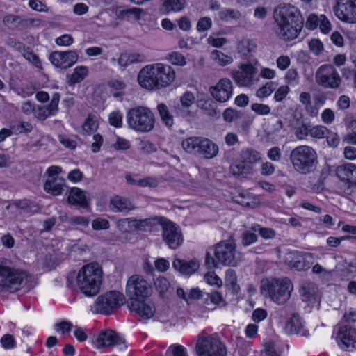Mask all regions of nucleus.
I'll return each mask as SVG.
<instances>
[{
	"label": "nucleus",
	"mask_w": 356,
	"mask_h": 356,
	"mask_svg": "<svg viewBox=\"0 0 356 356\" xmlns=\"http://www.w3.org/2000/svg\"><path fill=\"white\" fill-rule=\"evenodd\" d=\"M162 4L161 10L165 13L168 14L171 12H179L182 10L186 6V0H161Z\"/></svg>",
	"instance_id": "nucleus-37"
},
{
	"label": "nucleus",
	"mask_w": 356,
	"mask_h": 356,
	"mask_svg": "<svg viewBox=\"0 0 356 356\" xmlns=\"http://www.w3.org/2000/svg\"><path fill=\"white\" fill-rule=\"evenodd\" d=\"M315 81L323 88L337 89L341 85V78L333 65L325 64L316 71Z\"/></svg>",
	"instance_id": "nucleus-11"
},
{
	"label": "nucleus",
	"mask_w": 356,
	"mask_h": 356,
	"mask_svg": "<svg viewBox=\"0 0 356 356\" xmlns=\"http://www.w3.org/2000/svg\"><path fill=\"white\" fill-rule=\"evenodd\" d=\"M143 10L140 8H126L118 7L115 10V15L118 19L127 21H138L141 18Z\"/></svg>",
	"instance_id": "nucleus-28"
},
{
	"label": "nucleus",
	"mask_w": 356,
	"mask_h": 356,
	"mask_svg": "<svg viewBox=\"0 0 356 356\" xmlns=\"http://www.w3.org/2000/svg\"><path fill=\"white\" fill-rule=\"evenodd\" d=\"M163 241L171 249L178 248L183 242V237L179 226L170 220L163 218L161 224Z\"/></svg>",
	"instance_id": "nucleus-13"
},
{
	"label": "nucleus",
	"mask_w": 356,
	"mask_h": 356,
	"mask_svg": "<svg viewBox=\"0 0 356 356\" xmlns=\"http://www.w3.org/2000/svg\"><path fill=\"white\" fill-rule=\"evenodd\" d=\"M293 290V284L287 277H268L261 281V295L280 305H284L289 300Z\"/></svg>",
	"instance_id": "nucleus-3"
},
{
	"label": "nucleus",
	"mask_w": 356,
	"mask_h": 356,
	"mask_svg": "<svg viewBox=\"0 0 356 356\" xmlns=\"http://www.w3.org/2000/svg\"><path fill=\"white\" fill-rule=\"evenodd\" d=\"M89 196L86 191L77 187H73L70 190L67 197L69 204L82 208L89 207Z\"/></svg>",
	"instance_id": "nucleus-25"
},
{
	"label": "nucleus",
	"mask_w": 356,
	"mask_h": 356,
	"mask_svg": "<svg viewBox=\"0 0 356 356\" xmlns=\"http://www.w3.org/2000/svg\"><path fill=\"white\" fill-rule=\"evenodd\" d=\"M336 175L341 181L350 184L356 177V165L352 163L339 165L336 169Z\"/></svg>",
	"instance_id": "nucleus-29"
},
{
	"label": "nucleus",
	"mask_w": 356,
	"mask_h": 356,
	"mask_svg": "<svg viewBox=\"0 0 356 356\" xmlns=\"http://www.w3.org/2000/svg\"><path fill=\"white\" fill-rule=\"evenodd\" d=\"M24 58L27 60L29 62L32 63L34 66H35L38 69H42V63L41 61L35 53L31 51L29 49H25V51L22 53Z\"/></svg>",
	"instance_id": "nucleus-51"
},
{
	"label": "nucleus",
	"mask_w": 356,
	"mask_h": 356,
	"mask_svg": "<svg viewBox=\"0 0 356 356\" xmlns=\"http://www.w3.org/2000/svg\"><path fill=\"white\" fill-rule=\"evenodd\" d=\"M108 122L110 125L115 128H121L123 124L122 113L118 110L111 112L108 115Z\"/></svg>",
	"instance_id": "nucleus-47"
},
{
	"label": "nucleus",
	"mask_w": 356,
	"mask_h": 356,
	"mask_svg": "<svg viewBox=\"0 0 356 356\" xmlns=\"http://www.w3.org/2000/svg\"><path fill=\"white\" fill-rule=\"evenodd\" d=\"M3 22L4 24L10 29L16 28L21 22L19 17L15 15H8L4 17Z\"/></svg>",
	"instance_id": "nucleus-62"
},
{
	"label": "nucleus",
	"mask_w": 356,
	"mask_h": 356,
	"mask_svg": "<svg viewBox=\"0 0 356 356\" xmlns=\"http://www.w3.org/2000/svg\"><path fill=\"white\" fill-rule=\"evenodd\" d=\"M241 239L242 244L244 246H248L257 241V235L251 231L247 230L242 234Z\"/></svg>",
	"instance_id": "nucleus-59"
},
{
	"label": "nucleus",
	"mask_w": 356,
	"mask_h": 356,
	"mask_svg": "<svg viewBox=\"0 0 356 356\" xmlns=\"http://www.w3.org/2000/svg\"><path fill=\"white\" fill-rule=\"evenodd\" d=\"M225 283L228 286H231L233 291H237L238 286L237 285V277L234 270L229 268L225 273Z\"/></svg>",
	"instance_id": "nucleus-49"
},
{
	"label": "nucleus",
	"mask_w": 356,
	"mask_h": 356,
	"mask_svg": "<svg viewBox=\"0 0 356 356\" xmlns=\"http://www.w3.org/2000/svg\"><path fill=\"white\" fill-rule=\"evenodd\" d=\"M241 13L238 10L232 8H224L219 11L218 17L224 22L230 20H238L241 18Z\"/></svg>",
	"instance_id": "nucleus-40"
},
{
	"label": "nucleus",
	"mask_w": 356,
	"mask_h": 356,
	"mask_svg": "<svg viewBox=\"0 0 356 356\" xmlns=\"http://www.w3.org/2000/svg\"><path fill=\"white\" fill-rule=\"evenodd\" d=\"M285 81L288 84L296 85L299 82V74L296 69H289L284 76Z\"/></svg>",
	"instance_id": "nucleus-56"
},
{
	"label": "nucleus",
	"mask_w": 356,
	"mask_h": 356,
	"mask_svg": "<svg viewBox=\"0 0 356 356\" xmlns=\"http://www.w3.org/2000/svg\"><path fill=\"white\" fill-rule=\"evenodd\" d=\"M108 207L114 213H127L135 209L134 204L129 199L118 195L110 198Z\"/></svg>",
	"instance_id": "nucleus-24"
},
{
	"label": "nucleus",
	"mask_w": 356,
	"mask_h": 356,
	"mask_svg": "<svg viewBox=\"0 0 356 356\" xmlns=\"http://www.w3.org/2000/svg\"><path fill=\"white\" fill-rule=\"evenodd\" d=\"M334 10L341 21L356 23V0H337Z\"/></svg>",
	"instance_id": "nucleus-15"
},
{
	"label": "nucleus",
	"mask_w": 356,
	"mask_h": 356,
	"mask_svg": "<svg viewBox=\"0 0 356 356\" xmlns=\"http://www.w3.org/2000/svg\"><path fill=\"white\" fill-rule=\"evenodd\" d=\"M163 218L151 217L145 219H137L134 218L135 231L139 232H152L157 229L161 225Z\"/></svg>",
	"instance_id": "nucleus-26"
},
{
	"label": "nucleus",
	"mask_w": 356,
	"mask_h": 356,
	"mask_svg": "<svg viewBox=\"0 0 356 356\" xmlns=\"http://www.w3.org/2000/svg\"><path fill=\"white\" fill-rule=\"evenodd\" d=\"M289 159L295 171L301 175L314 172L318 163L316 150L308 145H300L293 149Z\"/></svg>",
	"instance_id": "nucleus-4"
},
{
	"label": "nucleus",
	"mask_w": 356,
	"mask_h": 356,
	"mask_svg": "<svg viewBox=\"0 0 356 356\" xmlns=\"http://www.w3.org/2000/svg\"><path fill=\"white\" fill-rule=\"evenodd\" d=\"M336 338L341 348L345 350L356 349V330L349 325L340 326Z\"/></svg>",
	"instance_id": "nucleus-19"
},
{
	"label": "nucleus",
	"mask_w": 356,
	"mask_h": 356,
	"mask_svg": "<svg viewBox=\"0 0 356 356\" xmlns=\"http://www.w3.org/2000/svg\"><path fill=\"white\" fill-rule=\"evenodd\" d=\"M289 91L290 88L288 86H281L275 92L274 100L277 102H282L286 97Z\"/></svg>",
	"instance_id": "nucleus-60"
},
{
	"label": "nucleus",
	"mask_w": 356,
	"mask_h": 356,
	"mask_svg": "<svg viewBox=\"0 0 356 356\" xmlns=\"http://www.w3.org/2000/svg\"><path fill=\"white\" fill-rule=\"evenodd\" d=\"M275 32L284 40H292L298 37L302 27L303 19L298 9L284 4L274 10Z\"/></svg>",
	"instance_id": "nucleus-1"
},
{
	"label": "nucleus",
	"mask_w": 356,
	"mask_h": 356,
	"mask_svg": "<svg viewBox=\"0 0 356 356\" xmlns=\"http://www.w3.org/2000/svg\"><path fill=\"white\" fill-rule=\"evenodd\" d=\"M212 26V20L209 17H201L197 24V31L204 32L209 30Z\"/></svg>",
	"instance_id": "nucleus-58"
},
{
	"label": "nucleus",
	"mask_w": 356,
	"mask_h": 356,
	"mask_svg": "<svg viewBox=\"0 0 356 356\" xmlns=\"http://www.w3.org/2000/svg\"><path fill=\"white\" fill-rule=\"evenodd\" d=\"M130 309L135 312L144 319H149L153 316L155 309L151 303L134 299L130 302Z\"/></svg>",
	"instance_id": "nucleus-27"
},
{
	"label": "nucleus",
	"mask_w": 356,
	"mask_h": 356,
	"mask_svg": "<svg viewBox=\"0 0 356 356\" xmlns=\"http://www.w3.org/2000/svg\"><path fill=\"white\" fill-rule=\"evenodd\" d=\"M88 74V68L86 66H77L74 69L72 74L67 75V82L70 86H74L81 83Z\"/></svg>",
	"instance_id": "nucleus-36"
},
{
	"label": "nucleus",
	"mask_w": 356,
	"mask_h": 356,
	"mask_svg": "<svg viewBox=\"0 0 356 356\" xmlns=\"http://www.w3.org/2000/svg\"><path fill=\"white\" fill-rule=\"evenodd\" d=\"M124 297L122 293L111 291L97 297L92 307L94 313L111 314L115 309L124 304Z\"/></svg>",
	"instance_id": "nucleus-10"
},
{
	"label": "nucleus",
	"mask_w": 356,
	"mask_h": 356,
	"mask_svg": "<svg viewBox=\"0 0 356 356\" xmlns=\"http://www.w3.org/2000/svg\"><path fill=\"white\" fill-rule=\"evenodd\" d=\"M134 222V218H122L116 222V227L121 232H132L135 231Z\"/></svg>",
	"instance_id": "nucleus-41"
},
{
	"label": "nucleus",
	"mask_w": 356,
	"mask_h": 356,
	"mask_svg": "<svg viewBox=\"0 0 356 356\" xmlns=\"http://www.w3.org/2000/svg\"><path fill=\"white\" fill-rule=\"evenodd\" d=\"M204 280L206 282L210 285L216 286L218 287L222 285V281L214 272H209L206 273L204 275Z\"/></svg>",
	"instance_id": "nucleus-57"
},
{
	"label": "nucleus",
	"mask_w": 356,
	"mask_h": 356,
	"mask_svg": "<svg viewBox=\"0 0 356 356\" xmlns=\"http://www.w3.org/2000/svg\"><path fill=\"white\" fill-rule=\"evenodd\" d=\"M199 266L200 265L196 261H186L182 259H176L172 263V267L185 275H190L194 273Z\"/></svg>",
	"instance_id": "nucleus-31"
},
{
	"label": "nucleus",
	"mask_w": 356,
	"mask_h": 356,
	"mask_svg": "<svg viewBox=\"0 0 356 356\" xmlns=\"http://www.w3.org/2000/svg\"><path fill=\"white\" fill-rule=\"evenodd\" d=\"M156 64L148 65L143 67L138 74L139 85L148 90H158L156 84Z\"/></svg>",
	"instance_id": "nucleus-20"
},
{
	"label": "nucleus",
	"mask_w": 356,
	"mask_h": 356,
	"mask_svg": "<svg viewBox=\"0 0 356 356\" xmlns=\"http://www.w3.org/2000/svg\"><path fill=\"white\" fill-rule=\"evenodd\" d=\"M102 270L97 263L83 266L76 277L77 284L83 293L88 296L96 295L102 283Z\"/></svg>",
	"instance_id": "nucleus-5"
},
{
	"label": "nucleus",
	"mask_w": 356,
	"mask_h": 356,
	"mask_svg": "<svg viewBox=\"0 0 356 356\" xmlns=\"http://www.w3.org/2000/svg\"><path fill=\"white\" fill-rule=\"evenodd\" d=\"M327 133H328V129L323 125L315 126L309 130L310 136L316 138H323Z\"/></svg>",
	"instance_id": "nucleus-54"
},
{
	"label": "nucleus",
	"mask_w": 356,
	"mask_h": 356,
	"mask_svg": "<svg viewBox=\"0 0 356 356\" xmlns=\"http://www.w3.org/2000/svg\"><path fill=\"white\" fill-rule=\"evenodd\" d=\"M277 83L274 81H268L256 91V96L260 99L269 97L275 90Z\"/></svg>",
	"instance_id": "nucleus-43"
},
{
	"label": "nucleus",
	"mask_w": 356,
	"mask_h": 356,
	"mask_svg": "<svg viewBox=\"0 0 356 356\" xmlns=\"http://www.w3.org/2000/svg\"><path fill=\"white\" fill-rule=\"evenodd\" d=\"M181 104L175 106L176 113L181 117L190 115L188 108L195 102V96L193 92L187 91L180 98Z\"/></svg>",
	"instance_id": "nucleus-30"
},
{
	"label": "nucleus",
	"mask_w": 356,
	"mask_h": 356,
	"mask_svg": "<svg viewBox=\"0 0 356 356\" xmlns=\"http://www.w3.org/2000/svg\"><path fill=\"white\" fill-rule=\"evenodd\" d=\"M211 56L212 59L220 66H225L233 62L232 56L226 55L218 50H213Z\"/></svg>",
	"instance_id": "nucleus-45"
},
{
	"label": "nucleus",
	"mask_w": 356,
	"mask_h": 356,
	"mask_svg": "<svg viewBox=\"0 0 356 356\" xmlns=\"http://www.w3.org/2000/svg\"><path fill=\"white\" fill-rule=\"evenodd\" d=\"M211 96L218 102H227L233 95V84L228 78L220 79L218 82L209 88Z\"/></svg>",
	"instance_id": "nucleus-16"
},
{
	"label": "nucleus",
	"mask_w": 356,
	"mask_h": 356,
	"mask_svg": "<svg viewBox=\"0 0 356 356\" xmlns=\"http://www.w3.org/2000/svg\"><path fill=\"white\" fill-rule=\"evenodd\" d=\"M284 331L287 334H299L302 337H308L309 332L305 327V321L297 313H294L286 321Z\"/></svg>",
	"instance_id": "nucleus-22"
},
{
	"label": "nucleus",
	"mask_w": 356,
	"mask_h": 356,
	"mask_svg": "<svg viewBox=\"0 0 356 356\" xmlns=\"http://www.w3.org/2000/svg\"><path fill=\"white\" fill-rule=\"evenodd\" d=\"M308 126L304 123L300 124L298 126L294 127V134L296 138L302 140L305 139L309 134Z\"/></svg>",
	"instance_id": "nucleus-55"
},
{
	"label": "nucleus",
	"mask_w": 356,
	"mask_h": 356,
	"mask_svg": "<svg viewBox=\"0 0 356 356\" xmlns=\"http://www.w3.org/2000/svg\"><path fill=\"white\" fill-rule=\"evenodd\" d=\"M309 50L316 56L320 55L323 51V43L318 39H312L309 42Z\"/></svg>",
	"instance_id": "nucleus-61"
},
{
	"label": "nucleus",
	"mask_w": 356,
	"mask_h": 356,
	"mask_svg": "<svg viewBox=\"0 0 356 356\" xmlns=\"http://www.w3.org/2000/svg\"><path fill=\"white\" fill-rule=\"evenodd\" d=\"M154 286L160 295L163 296L170 287V282L165 277H159L154 280Z\"/></svg>",
	"instance_id": "nucleus-50"
},
{
	"label": "nucleus",
	"mask_w": 356,
	"mask_h": 356,
	"mask_svg": "<svg viewBox=\"0 0 356 356\" xmlns=\"http://www.w3.org/2000/svg\"><path fill=\"white\" fill-rule=\"evenodd\" d=\"M124 343V339L112 330L102 331L93 341V344L97 349L120 346Z\"/></svg>",
	"instance_id": "nucleus-18"
},
{
	"label": "nucleus",
	"mask_w": 356,
	"mask_h": 356,
	"mask_svg": "<svg viewBox=\"0 0 356 356\" xmlns=\"http://www.w3.org/2000/svg\"><path fill=\"white\" fill-rule=\"evenodd\" d=\"M79 54L76 50L54 51L49 56V60L56 67L67 69L78 60Z\"/></svg>",
	"instance_id": "nucleus-17"
},
{
	"label": "nucleus",
	"mask_w": 356,
	"mask_h": 356,
	"mask_svg": "<svg viewBox=\"0 0 356 356\" xmlns=\"http://www.w3.org/2000/svg\"><path fill=\"white\" fill-rule=\"evenodd\" d=\"M59 102L60 95L58 92H55L52 95L50 103L47 105L42 106L49 117L55 115L58 112Z\"/></svg>",
	"instance_id": "nucleus-44"
},
{
	"label": "nucleus",
	"mask_w": 356,
	"mask_h": 356,
	"mask_svg": "<svg viewBox=\"0 0 356 356\" xmlns=\"http://www.w3.org/2000/svg\"><path fill=\"white\" fill-rule=\"evenodd\" d=\"M92 227L95 230L108 229L110 227V222L104 218H96L92 222Z\"/></svg>",
	"instance_id": "nucleus-63"
},
{
	"label": "nucleus",
	"mask_w": 356,
	"mask_h": 356,
	"mask_svg": "<svg viewBox=\"0 0 356 356\" xmlns=\"http://www.w3.org/2000/svg\"><path fill=\"white\" fill-rule=\"evenodd\" d=\"M229 172L235 177L241 176L245 177L248 175L252 174L253 167L242 162L241 159L238 158V160L230 165Z\"/></svg>",
	"instance_id": "nucleus-32"
},
{
	"label": "nucleus",
	"mask_w": 356,
	"mask_h": 356,
	"mask_svg": "<svg viewBox=\"0 0 356 356\" xmlns=\"http://www.w3.org/2000/svg\"><path fill=\"white\" fill-rule=\"evenodd\" d=\"M181 147L187 153L205 159H213L219 152L217 144L207 138L201 136L186 138L182 141Z\"/></svg>",
	"instance_id": "nucleus-7"
},
{
	"label": "nucleus",
	"mask_w": 356,
	"mask_h": 356,
	"mask_svg": "<svg viewBox=\"0 0 356 356\" xmlns=\"http://www.w3.org/2000/svg\"><path fill=\"white\" fill-rule=\"evenodd\" d=\"M312 254L307 252H291L289 254L288 265L297 270H306L310 268L309 259Z\"/></svg>",
	"instance_id": "nucleus-23"
},
{
	"label": "nucleus",
	"mask_w": 356,
	"mask_h": 356,
	"mask_svg": "<svg viewBox=\"0 0 356 356\" xmlns=\"http://www.w3.org/2000/svg\"><path fill=\"white\" fill-rule=\"evenodd\" d=\"M318 293V286L311 282H304L301 284L300 294L303 301L312 302L316 300Z\"/></svg>",
	"instance_id": "nucleus-35"
},
{
	"label": "nucleus",
	"mask_w": 356,
	"mask_h": 356,
	"mask_svg": "<svg viewBox=\"0 0 356 356\" xmlns=\"http://www.w3.org/2000/svg\"><path fill=\"white\" fill-rule=\"evenodd\" d=\"M157 89L169 86L175 79L174 70L168 65L156 63Z\"/></svg>",
	"instance_id": "nucleus-21"
},
{
	"label": "nucleus",
	"mask_w": 356,
	"mask_h": 356,
	"mask_svg": "<svg viewBox=\"0 0 356 356\" xmlns=\"http://www.w3.org/2000/svg\"><path fill=\"white\" fill-rule=\"evenodd\" d=\"M267 156L272 161H280L282 159L281 149L277 146L271 147L267 152Z\"/></svg>",
	"instance_id": "nucleus-64"
},
{
	"label": "nucleus",
	"mask_w": 356,
	"mask_h": 356,
	"mask_svg": "<svg viewBox=\"0 0 356 356\" xmlns=\"http://www.w3.org/2000/svg\"><path fill=\"white\" fill-rule=\"evenodd\" d=\"M108 86L111 90V93L115 97H121L125 95V88L127 85L124 81L119 79H111L108 82Z\"/></svg>",
	"instance_id": "nucleus-38"
},
{
	"label": "nucleus",
	"mask_w": 356,
	"mask_h": 356,
	"mask_svg": "<svg viewBox=\"0 0 356 356\" xmlns=\"http://www.w3.org/2000/svg\"><path fill=\"white\" fill-rule=\"evenodd\" d=\"M257 68L250 63L241 64L238 70L232 72V77L240 87H250L257 80L254 78Z\"/></svg>",
	"instance_id": "nucleus-14"
},
{
	"label": "nucleus",
	"mask_w": 356,
	"mask_h": 356,
	"mask_svg": "<svg viewBox=\"0 0 356 356\" xmlns=\"http://www.w3.org/2000/svg\"><path fill=\"white\" fill-rule=\"evenodd\" d=\"M238 158L241 159L242 162L251 166L259 163L261 159L260 152L251 147L243 148L240 152Z\"/></svg>",
	"instance_id": "nucleus-33"
},
{
	"label": "nucleus",
	"mask_w": 356,
	"mask_h": 356,
	"mask_svg": "<svg viewBox=\"0 0 356 356\" xmlns=\"http://www.w3.org/2000/svg\"><path fill=\"white\" fill-rule=\"evenodd\" d=\"M213 254L207 252L205 265L209 269L220 265L235 266L239 260L238 252L234 240L232 238L217 243L211 248Z\"/></svg>",
	"instance_id": "nucleus-2"
},
{
	"label": "nucleus",
	"mask_w": 356,
	"mask_h": 356,
	"mask_svg": "<svg viewBox=\"0 0 356 356\" xmlns=\"http://www.w3.org/2000/svg\"><path fill=\"white\" fill-rule=\"evenodd\" d=\"M167 356H188L186 348L181 345H172L167 350Z\"/></svg>",
	"instance_id": "nucleus-52"
},
{
	"label": "nucleus",
	"mask_w": 356,
	"mask_h": 356,
	"mask_svg": "<svg viewBox=\"0 0 356 356\" xmlns=\"http://www.w3.org/2000/svg\"><path fill=\"white\" fill-rule=\"evenodd\" d=\"M99 127L97 117L92 114H89L82 125L83 131L85 134H90L95 131Z\"/></svg>",
	"instance_id": "nucleus-42"
},
{
	"label": "nucleus",
	"mask_w": 356,
	"mask_h": 356,
	"mask_svg": "<svg viewBox=\"0 0 356 356\" xmlns=\"http://www.w3.org/2000/svg\"><path fill=\"white\" fill-rule=\"evenodd\" d=\"M64 185L65 179L63 178L48 179L44 184V189L47 193L57 196L63 193Z\"/></svg>",
	"instance_id": "nucleus-34"
},
{
	"label": "nucleus",
	"mask_w": 356,
	"mask_h": 356,
	"mask_svg": "<svg viewBox=\"0 0 356 356\" xmlns=\"http://www.w3.org/2000/svg\"><path fill=\"white\" fill-rule=\"evenodd\" d=\"M27 280L26 271L0 264V292H15L22 288Z\"/></svg>",
	"instance_id": "nucleus-8"
},
{
	"label": "nucleus",
	"mask_w": 356,
	"mask_h": 356,
	"mask_svg": "<svg viewBox=\"0 0 356 356\" xmlns=\"http://www.w3.org/2000/svg\"><path fill=\"white\" fill-rule=\"evenodd\" d=\"M242 115L243 113L239 111L232 108H227L224 111L222 117L225 122L230 123L241 118Z\"/></svg>",
	"instance_id": "nucleus-48"
},
{
	"label": "nucleus",
	"mask_w": 356,
	"mask_h": 356,
	"mask_svg": "<svg viewBox=\"0 0 356 356\" xmlns=\"http://www.w3.org/2000/svg\"><path fill=\"white\" fill-rule=\"evenodd\" d=\"M199 356H226L227 348L220 339L202 332L195 346Z\"/></svg>",
	"instance_id": "nucleus-9"
},
{
	"label": "nucleus",
	"mask_w": 356,
	"mask_h": 356,
	"mask_svg": "<svg viewBox=\"0 0 356 356\" xmlns=\"http://www.w3.org/2000/svg\"><path fill=\"white\" fill-rule=\"evenodd\" d=\"M128 127L138 133L151 131L155 124V116L150 108L138 106L129 110L127 113Z\"/></svg>",
	"instance_id": "nucleus-6"
},
{
	"label": "nucleus",
	"mask_w": 356,
	"mask_h": 356,
	"mask_svg": "<svg viewBox=\"0 0 356 356\" xmlns=\"http://www.w3.org/2000/svg\"><path fill=\"white\" fill-rule=\"evenodd\" d=\"M166 60L172 65L184 66L186 64L185 57L179 52L172 51L166 56Z\"/></svg>",
	"instance_id": "nucleus-46"
},
{
	"label": "nucleus",
	"mask_w": 356,
	"mask_h": 356,
	"mask_svg": "<svg viewBox=\"0 0 356 356\" xmlns=\"http://www.w3.org/2000/svg\"><path fill=\"white\" fill-rule=\"evenodd\" d=\"M157 111L160 115L162 122L167 127H171L174 124L172 115L170 113L168 106L161 103L157 105Z\"/></svg>",
	"instance_id": "nucleus-39"
},
{
	"label": "nucleus",
	"mask_w": 356,
	"mask_h": 356,
	"mask_svg": "<svg viewBox=\"0 0 356 356\" xmlns=\"http://www.w3.org/2000/svg\"><path fill=\"white\" fill-rule=\"evenodd\" d=\"M13 129L17 134H28L32 131L33 125L29 122H19L13 126Z\"/></svg>",
	"instance_id": "nucleus-53"
},
{
	"label": "nucleus",
	"mask_w": 356,
	"mask_h": 356,
	"mask_svg": "<svg viewBox=\"0 0 356 356\" xmlns=\"http://www.w3.org/2000/svg\"><path fill=\"white\" fill-rule=\"evenodd\" d=\"M150 286L143 276L134 275L129 277L126 286L127 295L131 300L148 296Z\"/></svg>",
	"instance_id": "nucleus-12"
}]
</instances>
